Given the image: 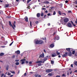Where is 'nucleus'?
I'll list each match as a JSON object with an SVG mask.
<instances>
[{"mask_svg":"<svg viewBox=\"0 0 77 77\" xmlns=\"http://www.w3.org/2000/svg\"><path fill=\"white\" fill-rule=\"evenodd\" d=\"M44 43V41L42 40H37L35 42L36 44H42Z\"/></svg>","mask_w":77,"mask_h":77,"instance_id":"1","label":"nucleus"},{"mask_svg":"<svg viewBox=\"0 0 77 77\" xmlns=\"http://www.w3.org/2000/svg\"><path fill=\"white\" fill-rule=\"evenodd\" d=\"M67 26L68 27H70V28H71V27H72V25H71V24L70 23H67Z\"/></svg>","mask_w":77,"mask_h":77,"instance_id":"2","label":"nucleus"},{"mask_svg":"<svg viewBox=\"0 0 77 77\" xmlns=\"http://www.w3.org/2000/svg\"><path fill=\"white\" fill-rule=\"evenodd\" d=\"M53 71V69H48L46 70V72H51Z\"/></svg>","mask_w":77,"mask_h":77,"instance_id":"3","label":"nucleus"},{"mask_svg":"<svg viewBox=\"0 0 77 77\" xmlns=\"http://www.w3.org/2000/svg\"><path fill=\"white\" fill-rule=\"evenodd\" d=\"M9 26H11V27H12L13 29H14V30H15V28H14V27L13 26H12V23H11V21H9Z\"/></svg>","mask_w":77,"mask_h":77,"instance_id":"4","label":"nucleus"},{"mask_svg":"<svg viewBox=\"0 0 77 77\" xmlns=\"http://www.w3.org/2000/svg\"><path fill=\"white\" fill-rule=\"evenodd\" d=\"M68 56V53L67 52H65V54L62 55V57H66V56Z\"/></svg>","mask_w":77,"mask_h":77,"instance_id":"5","label":"nucleus"},{"mask_svg":"<svg viewBox=\"0 0 77 77\" xmlns=\"http://www.w3.org/2000/svg\"><path fill=\"white\" fill-rule=\"evenodd\" d=\"M69 21V19H68V18H67L64 19V23H67Z\"/></svg>","mask_w":77,"mask_h":77,"instance_id":"6","label":"nucleus"},{"mask_svg":"<svg viewBox=\"0 0 77 77\" xmlns=\"http://www.w3.org/2000/svg\"><path fill=\"white\" fill-rule=\"evenodd\" d=\"M54 39V40H59V36H56Z\"/></svg>","mask_w":77,"mask_h":77,"instance_id":"7","label":"nucleus"},{"mask_svg":"<svg viewBox=\"0 0 77 77\" xmlns=\"http://www.w3.org/2000/svg\"><path fill=\"white\" fill-rule=\"evenodd\" d=\"M39 58L42 57V58H44V54L43 53L42 54L40 55L39 57Z\"/></svg>","mask_w":77,"mask_h":77,"instance_id":"8","label":"nucleus"},{"mask_svg":"<svg viewBox=\"0 0 77 77\" xmlns=\"http://www.w3.org/2000/svg\"><path fill=\"white\" fill-rule=\"evenodd\" d=\"M54 47V44H52L51 45H50V46L49 47V48H53Z\"/></svg>","mask_w":77,"mask_h":77,"instance_id":"9","label":"nucleus"},{"mask_svg":"<svg viewBox=\"0 0 77 77\" xmlns=\"http://www.w3.org/2000/svg\"><path fill=\"white\" fill-rule=\"evenodd\" d=\"M15 53L17 55L20 54V51L19 50H17L15 51Z\"/></svg>","mask_w":77,"mask_h":77,"instance_id":"10","label":"nucleus"},{"mask_svg":"<svg viewBox=\"0 0 77 77\" xmlns=\"http://www.w3.org/2000/svg\"><path fill=\"white\" fill-rule=\"evenodd\" d=\"M9 4H6L4 6V8H7L9 7Z\"/></svg>","mask_w":77,"mask_h":77,"instance_id":"11","label":"nucleus"},{"mask_svg":"<svg viewBox=\"0 0 77 77\" xmlns=\"http://www.w3.org/2000/svg\"><path fill=\"white\" fill-rule=\"evenodd\" d=\"M24 19H25V21H26V22H28V17H26Z\"/></svg>","mask_w":77,"mask_h":77,"instance_id":"12","label":"nucleus"},{"mask_svg":"<svg viewBox=\"0 0 77 77\" xmlns=\"http://www.w3.org/2000/svg\"><path fill=\"white\" fill-rule=\"evenodd\" d=\"M68 56H69L71 57V56H72V53H71V52L69 51V52L68 53Z\"/></svg>","mask_w":77,"mask_h":77,"instance_id":"13","label":"nucleus"},{"mask_svg":"<svg viewBox=\"0 0 77 77\" xmlns=\"http://www.w3.org/2000/svg\"><path fill=\"white\" fill-rule=\"evenodd\" d=\"M66 50H67V51H69H69H70L71 50V48H66Z\"/></svg>","mask_w":77,"mask_h":77,"instance_id":"14","label":"nucleus"},{"mask_svg":"<svg viewBox=\"0 0 77 77\" xmlns=\"http://www.w3.org/2000/svg\"><path fill=\"white\" fill-rule=\"evenodd\" d=\"M54 54H54H52V57H55V56H57V55L56 53Z\"/></svg>","mask_w":77,"mask_h":77,"instance_id":"15","label":"nucleus"},{"mask_svg":"<svg viewBox=\"0 0 77 77\" xmlns=\"http://www.w3.org/2000/svg\"><path fill=\"white\" fill-rule=\"evenodd\" d=\"M36 16L38 18L40 17V14L38 13L37 14Z\"/></svg>","mask_w":77,"mask_h":77,"instance_id":"16","label":"nucleus"},{"mask_svg":"<svg viewBox=\"0 0 77 77\" xmlns=\"http://www.w3.org/2000/svg\"><path fill=\"white\" fill-rule=\"evenodd\" d=\"M62 14L63 16H64V17H66V14L64 13H62Z\"/></svg>","mask_w":77,"mask_h":77,"instance_id":"17","label":"nucleus"},{"mask_svg":"<svg viewBox=\"0 0 77 77\" xmlns=\"http://www.w3.org/2000/svg\"><path fill=\"white\" fill-rule=\"evenodd\" d=\"M9 66L7 65L6 66V70H8V69H9Z\"/></svg>","mask_w":77,"mask_h":77,"instance_id":"18","label":"nucleus"},{"mask_svg":"<svg viewBox=\"0 0 77 77\" xmlns=\"http://www.w3.org/2000/svg\"><path fill=\"white\" fill-rule=\"evenodd\" d=\"M56 53L57 55H59L60 54V52H58V51H56Z\"/></svg>","mask_w":77,"mask_h":77,"instance_id":"19","label":"nucleus"},{"mask_svg":"<svg viewBox=\"0 0 77 77\" xmlns=\"http://www.w3.org/2000/svg\"><path fill=\"white\" fill-rule=\"evenodd\" d=\"M42 39L44 41H46V40L47 39V38H46V37L42 38Z\"/></svg>","mask_w":77,"mask_h":77,"instance_id":"20","label":"nucleus"},{"mask_svg":"<svg viewBox=\"0 0 77 77\" xmlns=\"http://www.w3.org/2000/svg\"><path fill=\"white\" fill-rule=\"evenodd\" d=\"M4 55V53H1L0 54V56H3Z\"/></svg>","mask_w":77,"mask_h":77,"instance_id":"21","label":"nucleus"},{"mask_svg":"<svg viewBox=\"0 0 77 77\" xmlns=\"http://www.w3.org/2000/svg\"><path fill=\"white\" fill-rule=\"evenodd\" d=\"M26 60V59H22L20 60L21 62H24V61H25Z\"/></svg>","mask_w":77,"mask_h":77,"instance_id":"22","label":"nucleus"},{"mask_svg":"<svg viewBox=\"0 0 77 77\" xmlns=\"http://www.w3.org/2000/svg\"><path fill=\"white\" fill-rule=\"evenodd\" d=\"M57 33V31L54 32L53 33V36H54V35H56V34Z\"/></svg>","mask_w":77,"mask_h":77,"instance_id":"23","label":"nucleus"},{"mask_svg":"<svg viewBox=\"0 0 77 77\" xmlns=\"http://www.w3.org/2000/svg\"><path fill=\"white\" fill-rule=\"evenodd\" d=\"M35 77H41V76L40 75H39H39H35Z\"/></svg>","mask_w":77,"mask_h":77,"instance_id":"24","label":"nucleus"},{"mask_svg":"<svg viewBox=\"0 0 77 77\" xmlns=\"http://www.w3.org/2000/svg\"><path fill=\"white\" fill-rule=\"evenodd\" d=\"M47 60V58H45L43 59V61H44V62H45V61H46Z\"/></svg>","mask_w":77,"mask_h":77,"instance_id":"25","label":"nucleus"},{"mask_svg":"<svg viewBox=\"0 0 77 77\" xmlns=\"http://www.w3.org/2000/svg\"><path fill=\"white\" fill-rule=\"evenodd\" d=\"M58 14H59V15H62V13H61V12L60 11H58Z\"/></svg>","mask_w":77,"mask_h":77,"instance_id":"26","label":"nucleus"},{"mask_svg":"<svg viewBox=\"0 0 77 77\" xmlns=\"http://www.w3.org/2000/svg\"><path fill=\"white\" fill-rule=\"evenodd\" d=\"M19 64H20L19 62H17L15 63V65H19Z\"/></svg>","mask_w":77,"mask_h":77,"instance_id":"27","label":"nucleus"},{"mask_svg":"<svg viewBox=\"0 0 77 77\" xmlns=\"http://www.w3.org/2000/svg\"><path fill=\"white\" fill-rule=\"evenodd\" d=\"M32 1V0H28L27 2V3H29L30 2H31Z\"/></svg>","mask_w":77,"mask_h":77,"instance_id":"28","label":"nucleus"},{"mask_svg":"<svg viewBox=\"0 0 77 77\" xmlns=\"http://www.w3.org/2000/svg\"><path fill=\"white\" fill-rule=\"evenodd\" d=\"M75 51H72V54H75Z\"/></svg>","mask_w":77,"mask_h":77,"instance_id":"29","label":"nucleus"},{"mask_svg":"<svg viewBox=\"0 0 77 77\" xmlns=\"http://www.w3.org/2000/svg\"><path fill=\"white\" fill-rule=\"evenodd\" d=\"M13 43H14V41L12 42L10 44L9 46H11L12 45V44H13Z\"/></svg>","mask_w":77,"mask_h":77,"instance_id":"30","label":"nucleus"},{"mask_svg":"<svg viewBox=\"0 0 77 77\" xmlns=\"http://www.w3.org/2000/svg\"><path fill=\"white\" fill-rule=\"evenodd\" d=\"M48 75H49V76H52V73H49L48 74Z\"/></svg>","mask_w":77,"mask_h":77,"instance_id":"31","label":"nucleus"},{"mask_svg":"<svg viewBox=\"0 0 77 77\" xmlns=\"http://www.w3.org/2000/svg\"><path fill=\"white\" fill-rule=\"evenodd\" d=\"M42 61H37V63H42Z\"/></svg>","mask_w":77,"mask_h":77,"instance_id":"32","label":"nucleus"},{"mask_svg":"<svg viewBox=\"0 0 77 77\" xmlns=\"http://www.w3.org/2000/svg\"><path fill=\"white\" fill-rule=\"evenodd\" d=\"M41 15V17H43V16H44V13H42Z\"/></svg>","mask_w":77,"mask_h":77,"instance_id":"33","label":"nucleus"},{"mask_svg":"<svg viewBox=\"0 0 77 77\" xmlns=\"http://www.w3.org/2000/svg\"><path fill=\"white\" fill-rule=\"evenodd\" d=\"M27 9H30V6H28L27 7H26Z\"/></svg>","mask_w":77,"mask_h":77,"instance_id":"34","label":"nucleus"},{"mask_svg":"<svg viewBox=\"0 0 77 77\" xmlns=\"http://www.w3.org/2000/svg\"><path fill=\"white\" fill-rule=\"evenodd\" d=\"M54 8V7H51V10H52L53 11V9Z\"/></svg>","mask_w":77,"mask_h":77,"instance_id":"35","label":"nucleus"},{"mask_svg":"<svg viewBox=\"0 0 77 77\" xmlns=\"http://www.w3.org/2000/svg\"><path fill=\"white\" fill-rule=\"evenodd\" d=\"M10 72H11V73H12V74H15V72L14 71H10Z\"/></svg>","mask_w":77,"mask_h":77,"instance_id":"36","label":"nucleus"},{"mask_svg":"<svg viewBox=\"0 0 77 77\" xmlns=\"http://www.w3.org/2000/svg\"><path fill=\"white\" fill-rule=\"evenodd\" d=\"M22 1L24 3H26V0H22Z\"/></svg>","mask_w":77,"mask_h":77,"instance_id":"37","label":"nucleus"},{"mask_svg":"<svg viewBox=\"0 0 77 77\" xmlns=\"http://www.w3.org/2000/svg\"><path fill=\"white\" fill-rule=\"evenodd\" d=\"M39 23V21H37L35 22V24H38Z\"/></svg>","mask_w":77,"mask_h":77,"instance_id":"38","label":"nucleus"},{"mask_svg":"<svg viewBox=\"0 0 77 77\" xmlns=\"http://www.w3.org/2000/svg\"><path fill=\"white\" fill-rule=\"evenodd\" d=\"M53 15H56V11H54V13H53Z\"/></svg>","mask_w":77,"mask_h":77,"instance_id":"39","label":"nucleus"},{"mask_svg":"<svg viewBox=\"0 0 77 77\" xmlns=\"http://www.w3.org/2000/svg\"><path fill=\"white\" fill-rule=\"evenodd\" d=\"M51 64H53L54 63V61L52 60L51 61Z\"/></svg>","mask_w":77,"mask_h":77,"instance_id":"40","label":"nucleus"},{"mask_svg":"<svg viewBox=\"0 0 77 77\" xmlns=\"http://www.w3.org/2000/svg\"><path fill=\"white\" fill-rule=\"evenodd\" d=\"M16 62H19V60H15Z\"/></svg>","mask_w":77,"mask_h":77,"instance_id":"41","label":"nucleus"},{"mask_svg":"<svg viewBox=\"0 0 77 77\" xmlns=\"http://www.w3.org/2000/svg\"><path fill=\"white\" fill-rule=\"evenodd\" d=\"M74 64L75 65L77 66V61H76L75 63Z\"/></svg>","mask_w":77,"mask_h":77,"instance_id":"42","label":"nucleus"},{"mask_svg":"<svg viewBox=\"0 0 77 77\" xmlns=\"http://www.w3.org/2000/svg\"><path fill=\"white\" fill-rule=\"evenodd\" d=\"M3 14V11H0V14Z\"/></svg>","mask_w":77,"mask_h":77,"instance_id":"43","label":"nucleus"},{"mask_svg":"<svg viewBox=\"0 0 77 77\" xmlns=\"http://www.w3.org/2000/svg\"><path fill=\"white\" fill-rule=\"evenodd\" d=\"M30 26L31 27H32V22L31 21H30Z\"/></svg>","mask_w":77,"mask_h":77,"instance_id":"44","label":"nucleus"},{"mask_svg":"<svg viewBox=\"0 0 77 77\" xmlns=\"http://www.w3.org/2000/svg\"><path fill=\"white\" fill-rule=\"evenodd\" d=\"M49 3V2L48 1H46L45 4H48Z\"/></svg>","mask_w":77,"mask_h":77,"instance_id":"45","label":"nucleus"},{"mask_svg":"<svg viewBox=\"0 0 77 77\" xmlns=\"http://www.w3.org/2000/svg\"><path fill=\"white\" fill-rule=\"evenodd\" d=\"M68 13H71V12H72L71 11H68Z\"/></svg>","mask_w":77,"mask_h":77,"instance_id":"46","label":"nucleus"},{"mask_svg":"<svg viewBox=\"0 0 77 77\" xmlns=\"http://www.w3.org/2000/svg\"><path fill=\"white\" fill-rule=\"evenodd\" d=\"M27 75V73L25 72L24 74V76H26Z\"/></svg>","mask_w":77,"mask_h":77,"instance_id":"47","label":"nucleus"},{"mask_svg":"<svg viewBox=\"0 0 77 77\" xmlns=\"http://www.w3.org/2000/svg\"><path fill=\"white\" fill-rule=\"evenodd\" d=\"M24 63H25V62L24 61H22V62H21V64H24Z\"/></svg>","mask_w":77,"mask_h":77,"instance_id":"48","label":"nucleus"},{"mask_svg":"<svg viewBox=\"0 0 77 77\" xmlns=\"http://www.w3.org/2000/svg\"><path fill=\"white\" fill-rule=\"evenodd\" d=\"M62 76L63 77H65L66 75L65 74H63V75H62Z\"/></svg>","mask_w":77,"mask_h":77,"instance_id":"49","label":"nucleus"},{"mask_svg":"<svg viewBox=\"0 0 77 77\" xmlns=\"http://www.w3.org/2000/svg\"><path fill=\"white\" fill-rule=\"evenodd\" d=\"M11 73H10L9 72H8V75H11Z\"/></svg>","mask_w":77,"mask_h":77,"instance_id":"50","label":"nucleus"},{"mask_svg":"<svg viewBox=\"0 0 77 77\" xmlns=\"http://www.w3.org/2000/svg\"><path fill=\"white\" fill-rule=\"evenodd\" d=\"M13 26L14 27H15V28L16 27V26H15V25L14 24H13Z\"/></svg>","mask_w":77,"mask_h":77,"instance_id":"51","label":"nucleus"},{"mask_svg":"<svg viewBox=\"0 0 77 77\" xmlns=\"http://www.w3.org/2000/svg\"><path fill=\"white\" fill-rule=\"evenodd\" d=\"M51 15V14L50 13H48V14H47V15L48 16H50V15Z\"/></svg>","mask_w":77,"mask_h":77,"instance_id":"52","label":"nucleus"},{"mask_svg":"<svg viewBox=\"0 0 77 77\" xmlns=\"http://www.w3.org/2000/svg\"><path fill=\"white\" fill-rule=\"evenodd\" d=\"M42 10H44V9H45V10H46V9H47L45 8H42Z\"/></svg>","mask_w":77,"mask_h":77,"instance_id":"53","label":"nucleus"},{"mask_svg":"<svg viewBox=\"0 0 77 77\" xmlns=\"http://www.w3.org/2000/svg\"><path fill=\"white\" fill-rule=\"evenodd\" d=\"M68 1L66 0L65 1V3H68Z\"/></svg>","mask_w":77,"mask_h":77,"instance_id":"54","label":"nucleus"},{"mask_svg":"<svg viewBox=\"0 0 77 77\" xmlns=\"http://www.w3.org/2000/svg\"><path fill=\"white\" fill-rule=\"evenodd\" d=\"M1 47H2V48H5V47H6V46H2Z\"/></svg>","mask_w":77,"mask_h":77,"instance_id":"55","label":"nucleus"},{"mask_svg":"<svg viewBox=\"0 0 77 77\" xmlns=\"http://www.w3.org/2000/svg\"><path fill=\"white\" fill-rule=\"evenodd\" d=\"M75 56H77V52L75 53Z\"/></svg>","mask_w":77,"mask_h":77,"instance_id":"56","label":"nucleus"},{"mask_svg":"<svg viewBox=\"0 0 77 77\" xmlns=\"http://www.w3.org/2000/svg\"><path fill=\"white\" fill-rule=\"evenodd\" d=\"M38 66H41V63H38Z\"/></svg>","mask_w":77,"mask_h":77,"instance_id":"57","label":"nucleus"},{"mask_svg":"<svg viewBox=\"0 0 77 77\" xmlns=\"http://www.w3.org/2000/svg\"><path fill=\"white\" fill-rule=\"evenodd\" d=\"M15 55H13L12 56V58H15Z\"/></svg>","mask_w":77,"mask_h":77,"instance_id":"58","label":"nucleus"},{"mask_svg":"<svg viewBox=\"0 0 77 77\" xmlns=\"http://www.w3.org/2000/svg\"><path fill=\"white\" fill-rule=\"evenodd\" d=\"M71 67H72V68H73V65L72 64L71 65Z\"/></svg>","mask_w":77,"mask_h":77,"instance_id":"59","label":"nucleus"},{"mask_svg":"<svg viewBox=\"0 0 77 77\" xmlns=\"http://www.w3.org/2000/svg\"><path fill=\"white\" fill-rule=\"evenodd\" d=\"M48 26H50V23H48Z\"/></svg>","mask_w":77,"mask_h":77,"instance_id":"60","label":"nucleus"},{"mask_svg":"<svg viewBox=\"0 0 77 77\" xmlns=\"http://www.w3.org/2000/svg\"><path fill=\"white\" fill-rule=\"evenodd\" d=\"M26 63H29V61H26Z\"/></svg>","mask_w":77,"mask_h":77,"instance_id":"61","label":"nucleus"},{"mask_svg":"<svg viewBox=\"0 0 77 77\" xmlns=\"http://www.w3.org/2000/svg\"><path fill=\"white\" fill-rule=\"evenodd\" d=\"M75 4H77V0L75 1Z\"/></svg>","mask_w":77,"mask_h":77,"instance_id":"62","label":"nucleus"},{"mask_svg":"<svg viewBox=\"0 0 77 77\" xmlns=\"http://www.w3.org/2000/svg\"><path fill=\"white\" fill-rule=\"evenodd\" d=\"M71 23H72V24H74V23H73V22H72V20H71Z\"/></svg>","mask_w":77,"mask_h":77,"instance_id":"63","label":"nucleus"},{"mask_svg":"<svg viewBox=\"0 0 77 77\" xmlns=\"http://www.w3.org/2000/svg\"><path fill=\"white\" fill-rule=\"evenodd\" d=\"M32 63V62L30 61V62H29V64H31Z\"/></svg>","mask_w":77,"mask_h":77,"instance_id":"64","label":"nucleus"}]
</instances>
